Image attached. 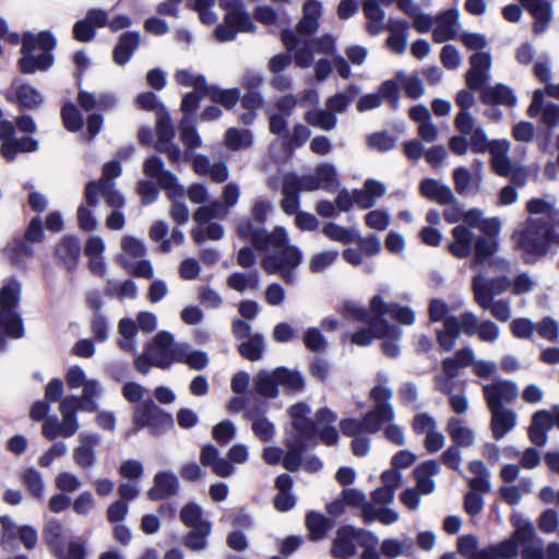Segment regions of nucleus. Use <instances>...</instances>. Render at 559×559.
I'll return each instance as SVG.
<instances>
[{"label": "nucleus", "mask_w": 559, "mask_h": 559, "mask_svg": "<svg viewBox=\"0 0 559 559\" xmlns=\"http://www.w3.org/2000/svg\"><path fill=\"white\" fill-rule=\"evenodd\" d=\"M555 426L551 409H540L533 414L528 428L530 440L537 447L547 442V432Z\"/></svg>", "instance_id": "bb28decb"}, {"label": "nucleus", "mask_w": 559, "mask_h": 559, "mask_svg": "<svg viewBox=\"0 0 559 559\" xmlns=\"http://www.w3.org/2000/svg\"><path fill=\"white\" fill-rule=\"evenodd\" d=\"M447 431L455 447L469 448L475 442V433L472 428L464 425L460 417L452 416L447 424Z\"/></svg>", "instance_id": "f704fd0d"}, {"label": "nucleus", "mask_w": 559, "mask_h": 559, "mask_svg": "<svg viewBox=\"0 0 559 559\" xmlns=\"http://www.w3.org/2000/svg\"><path fill=\"white\" fill-rule=\"evenodd\" d=\"M135 424L158 430L164 425H171V416L160 409L152 400L144 401L136 409Z\"/></svg>", "instance_id": "2eb2a0df"}, {"label": "nucleus", "mask_w": 559, "mask_h": 559, "mask_svg": "<svg viewBox=\"0 0 559 559\" xmlns=\"http://www.w3.org/2000/svg\"><path fill=\"white\" fill-rule=\"evenodd\" d=\"M157 141L155 150L166 154L170 162L179 163L181 159V151L173 142L175 131L171 124L169 112L165 107H158L156 116Z\"/></svg>", "instance_id": "f8f14e48"}, {"label": "nucleus", "mask_w": 559, "mask_h": 559, "mask_svg": "<svg viewBox=\"0 0 559 559\" xmlns=\"http://www.w3.org/2000/svg\"><path fill=\"white\" fill-rule=\"evenodd\" d=\"M386 28L390 32V36L386 39L388 47L394 53H403L407 47L408 23L402 20L390 19Z\"/></svg>", "instance_id": "72a5a7b5"}, {"label": "nucleus", "mask_w": 559, "mask_h": 559, "mask_svg": "<svg viewBox=\"0 0 559 559\" xmlns=\"http://www.w3.org/2000/svg\"><path fill=\"white\" fill-rule=\"evenodd\" d=\"M526 209L531 214H543L546 222L551 224L559 223V213L555 205L544 199H532L527 202Z\"/></svg>", "instance_id": "680f3d73"}, {"label": "nucleus", "mask_w": 559, "mask_h": 559, "mask_svg": "<svg viewBox=\"0 0 559 559\" xmlns=\"http://www.w3.org/2000/svg\"><path fill=\"white\" fill-rule=\"evenodd\" d=\"M479 299V304L477 305L485 310H490V313L492 314L493 318L501 322H507L510 320L511 307L508 300H487L483 296H480Z\"/></svg>", "instance_id": "0e129e2a"}, {"label": "nucleus", "mask_w": 559, "mask_h": 559, "mask_svg": "<svg viewBox=\"0 0 559 559\" xmlns=\"http://www.w3.org/2000/svg\"><path fill=\"white\" fill-rule=\"evenodd\" d=\"M321 14V4L317 0H308L304 4V16L297 25V37L311 35L319 27V17Z\"/></svg>", "instance_id": "c9c22d12"}, {"label": "nucleus", "mask_w": 559, "mask_h": 559, "mask_svg": "<svg viewBox=\"0 0 559 559\" xmlns=\"http://www.w3.org/2000/svg\"><path fill=\"white\" fill-rule=\"evenodd\" d=\"M264 341L261 334H252L247 341L239 345L240 355L251 361L262 358Z\"/></svg>", "instance_id": "e2e57ef3"}, {"label": "nucleus", "mask_w": 559, "mask_h": 559, "mask_svg": "<svg viewBox=\"0 0 559 559\" xmlns=\"http://www.w3.org/2000/svg\"><path fill=\"white\" fill-rule=\"evenodd\" d=\"M471 66L466 73V83L469 88L478 90L488 79L491 56L488 52H476L471 57Z\"/></svg>", "instance_id": "393cba45"}, {"label": "nucleus", "mask_w": 559, "mask_h": 559, "mask_svg": "<svg viewBox=\"0 0 559 559\" xmlns=\"http://www.w3.org/2000/svg\"><path fill=\"white\" fill-rule=\"evenodd\" d=\"M253 383L257 393L266 399L278 395V385L294 392L300 391L304 386L300 374L286 368H276L271 372L260 371L254 376Z\"/></svg>", "instance_id": "9d476101"}, {"label": "nucleus", "mask_w": 559, "mask_h": 559, "mask_svg": "<svg viewBox=\"0 0 559 559\" xmlns=\"http://www.w3.org/2000/svg\"><path fill=\"white\" fill-rule=\"evenodd\" d=\"M37 141L32 138L13 139L1 145V154L7 160H13L19 152H34L37 150Z\"/></svg>", "instance_id": "5fc2aeb1"}, {"label": "nucleus", "mask_w": 559, "mask_h": 559, "mask_svg": "<svg viewBox=\"0 0 559 559\" xmlns=\"http://www.w3.org/2000/svg\"><path fill=\"white\" fill-rule=\"evenodd\" d=\"M355 548V528L350 526L340 528L332 548L333 556L337 559H348L354 555Z\"/></svg>", "instance_id": "a19ab883"}, {"label": "nucleus", "mask_w": 559, "mask_h": 559, "mask_svg": "<svg viewBox=\"0 0 559 559\" xmlns=\"http://www.w3.org/2000/svg\"><path fill=\"white\" fill-rule=\"evenodd\" d=\"M80 411V404L74 395L66 396L60 401L59 412L62 416L59 433L61 437L69 438L79 429L76 413Z\"/></svg>", "instance_id": "cd10ccee"}, {"label": "nucleus", "mask_w": 559, "mask_h": 559, "mask_svg": "<svg viewBox=\"0 0 559 559\" xmlns=\"http://www.w3.org/2000/svg\"><path fill=\"white\" fill-rule=\"evenodd\" d=\"M400 520V514L390 508L366 506L365 508V519L366 523H372L374 521H379L384 525L394 524Z\"/></svg>", "instance_id": "6e6d98bb"}, {"label": "nucleus", "mask_w": 559, "mask_h": 559, "mask_svg": "<svg viewBox=\"0 0 559 559\" xmlns=\"http://www.w3.org/2000/svg\"><path fill=\"white\" fill-rule=\"evenodd\" d=\"M140 45V34L136 32H128L119 37L114 49L112 56L117 64L123 66L131 59L134 50Z\"/></svg>", "instance_id": "4c0bfd02"}, {"label": "nucleus", "mask_w": 559, "mask_h": 559, "mask_svg": "<svg viewBox=\"0 0 559 559\" xmlns=\"http://www.w3.org/2000/svg\"><path fill=\"white\" fill-rule=\"evenodd\" d=\"M322 234L332 241L340 243H352L356 241L354 230L335 223H328L322 227Z\"/></svg>", "instance_id": "338daca9"}, {"label": "nucleus", "mask_w": 559, "mask_h": 559, "mask_svg": "<svg viewBox=\"0 0 559 559\" xmlns=\"http://www.w3.org/2000/svg\"><path fill=\"white\" fill-rule=\"evenodd\" d=\"M15 94L21 107L27 109L37 108L43 100L39 92L28 84L17 86Z\"/></svg>", "instance_id": "774afa93"}, {"label": "nucleus", "mask_w": 559, "mask_h": 559, "mask_svg": "<svg viewBox=\"0 0 559 559\" xmlns=\"http://www.w3.org/2000/svg\"><path fill=\"white\" fill-rule=\"evenodd\" d=\"M483 394L488 409L504 408L503 403H513L519 396L518 385L510 380H495L483 385Z\"/></svg>", "instance_id": "4468645a"}, {"label": "nucleus", "mask_w": 559, "mask_h": 559, "mask_svg": "<svg viewBox=\"0 0 559 559\" xmlns=\"http://www.w3.org/2000/svg\"><path fill=\"white\" fill-rule=\"evenodd\" d=\"M455 191L463 197H473L479 193L483 176L474 174L467 167L460 166L453 170Z\"/></svg>", "instance_id": "a878e982"}, {"label": "nucleus", "mask_w": 559, "mask_h": 559, "mask_svg": "<svg viewBox=\"0 0 559 559\" xmlns=\"http://www.w3.org/2000/svg\"><path fill=\"white\" fill-rule=\"evenodd\" d=\"M510 142L496 140L489 151L492 170L500 177H509L513 163L508 157Z\"/></svg>", "instance_id": "473e14b6"}, {"label": "nucleus", "mask_w": 559, "mask_h": 559, "mask_svg": "<svg viewBox=\"0 0 559 559\" xmlns=\"http://www.w3.org/2000/svg\"><path fill=\"white\" fill-rule=\"evenodd\" d=\"M385 192L386 187L383 182L368 179L360 189L353 191V198L357 206L366 210L374 206L378 199L383 197Z\"/></svg>", "instance_id": "c85d7f7f"}, {"label": "nucleus", "mask_w": 559, "mask_h": 559, "mask_svg": "<svg viewBox=\"0 0 559 559\" xmlns=\"http://www.w3.org/2000/svg\"><path fill=\"white\" fill-rule=\"evenodd\" d=\"M225 144L233 151L248 148L252 145V133L246 129L229 128L225 134Z\"/></svg>", "instance_id": "bf43d9fd"}, {"label": "nucleus", "mask_w": 559, "mask_h": 559, "mask_svg": "<svg viewBox=\"0 0 559 559\" xmlns=\"http://www.w3.org/2000/svg\"><path fill=\"white\" fill-rule=\"evenodd\" d=\"M118 332L120 334L118 340L119 347L124 352H134V337L138 332L136 323L131 319H121L118 324Z\"/></svg>", "instance_id": "4d7b16f0"}, {"label": "nucleus", "mask_w": 559, "mask_h": 559, "mask_svg": "<svg viewBox=\"0 0 559 559\" xmlns=\"http://www.w3.org/2000/svg\"><path fill=\"white\" fill-rule=\"evenodd\" d=\"M288 412L293 420V438H297L301 445L316 442L317 426L309 418L311 408L305 403H297Z\"/></svg>", "instance_id": "ddd939ff"}, {"label": "nucleus", "mask_w": 559, "mask_h": 559, "mask_svg": "<svg viewBox=\"0 0 559 559\" xmlns=\"http://www.w3.org/2000/svg\"><path fill=\"white\" fill-rule=\"evenodd\" d=\"M55 46L56 40L48 32H41L37 35L26 33L23 36L22 57L19 60L21 72L32 74L50 68L53 62L51 51Z\"/></svg>", "instance_id": "20e7f679"}, {"label": "nucleus", "mask_w": 559, "mask_h": 559, "mask_svg": "<svg viewBox=\"0 0 559 559\" xmlns=\"http://www.w3.org/2000/svg\"><path fill=\"white\" fill-rule=\"evenodd\" d=\"M483 99L488 104H498L509 107H513L518 100L513 91L503 84L487 88L483 94Z\"/></svg>", "instance_id": "09e8293b"}, {"label": "nucleus", "mask_w": 559, "mask_h": 559, "mask_svg": "<svg viewBox=\"0 0 559 559\" xmlns=\"http://www.w3.org/2000/svg\"><path fill=\"white\" fill-rule=\"evenodd\" d=\"M358 93V87L350 85L345 91L329 97L325 102V105L332 112L343 114L347 110L348 106L352 104Z\"/></svg>", "instance_id": "864d4df0"}, {"label": "nucleus", "mask_w": 559, "mask_h": 559, "mask_svg": "<svg viewBox=\"0 0 559 559\" xmlns=\"http://www.w3.org/2000/svg\"><path fill=\"white\" fill-rule=\"evenodd\" d=\"M180 519L191 530L201 528L203 525H211L204 519L202 509L195 503L185 506L180 512Z\"/></svg>", "instance_id": "69168bd1"}, {"label": "nucleus", "mask_w": 559, "mask_h": 559, "mask_svg": "<svg viewBox=\"0 0 559 559\" xmlns=\"http://www.w3.org/2000/svg\"><path fill=\"white\" fill-rule=\"evenodd\" d=\"M372 312L379 317L390 316L402 324L412 325L416 321V313L409 307H403L397 304H386L379 295L370 301Z\"/></svg>", "instance_id": "f3484780"}, {"label": "nucleus", "mask_w": 559, "mask_h": 559, "mask_svg": "<svg viewBox=\"0 0 559 559\" xmlns=\"http://www.w3.org/2000/svg\"><path fill=\"white\" fill-rule=\"evenodd\" d=\"M98 193L106 199L108 205L116 210H119L124 203L123 197L115 190L114 182L96 185V182L92 181L85 189V199L88 206H95L97 204Z\"/></svg>", "instance_id": "b1692460"}, {"label": "nucleus", "mask_w": 559, "mask_h": 559, "mask_svg": "<svg viewBox=\"0 0 559 559\" xmlns=\"http://www.w3.org/2000/svg\"><path fill=\"white\" fill-rule=\"evenodd\" d=\"M143 171L145 176L155 179L160 188L167 190V193L174 194L179 191L177 177L164 168L163 160L157 156H152L144 162Z\"/></svg>", "instance_id": "a211bd4d"}, {"label": "nucleus", "mask_w": 559, "mask_h": 559, "mask_svg": "<svg viewBox=\"0 0 559 559\" xmlns=\"http://www.w3.org/2000/svg\"><path fill=\"white\" fill-rule=\"evenodd\" d=\"M498 250L496 239H489L484 236H477L474 245V259L472 266L476 267L486 263Z\"/></svg>", "instance_id": "8fccbe9b"}, {"label": "nucleus", "mask_w": 559, "mask_h": 559, "mask_svg": "<svg viewBox=\"0 0 559 559\" xmlns=\"http://www.w3.org/2000/svg\"><path fill=\"white\" fill-rule=\"evenodd\" d=\"M66 381L70 389H83L82 394L75 396L81 412L94 413L97 411V399L102 394V386L96 379L87 378L81 367L73 366L68 370Z\"/></svg>", "instance_id": "9b49d317"}, {"label": "nucleus", "mask_w": 559, "mask_h": 559, "mask_svg": "<svg viewBox=\"0 0 559 559\" xmlns=\"http://www.w3.org/2000/svg\"><path fill=\"white\" fill-rule=\"evenodd\" d=\"M178 481L174 474L163 472L154 477V486L147 492L151 500H162L177 492Z\"/></svg>", "instance_id": "e433bc0d"}, {"label": "nucleus", "mask_w": 559, "mask_h": 559, "mask_svg": "<svg viewBox=\"0 0 559 559\" xmlns=\"http://www.w3.org/2000/svg\"><path fill=\"white\" fill-rule=\"evenodd\" d=\"M226 11L224 22L216 26L214 36L221 43L231 41L237 33H253L255 25L250 15L242 9L239 0H219Z\"/></svg>", "instance_id": "1a4fd4ad"}, {"label": "nucleus", "mask_w": 559, "mask_h": 559, "mask_svg": "<svg viewBox=\"0 0 559 559\" xmlns=\"http://www.w3.org/2000/svg\"><path fill=\"white\" fill-rule=\"evenodd\" d=\"M520 2L534 17V33L537 35L545 33L554 19L552 3L549 0H520Z\"/></svg>", "instance_id": "dca6fc26"}, {"label": "nucleus", "mask_w": 559, "mask_h": 559, "mask_svg": "<svg viewBox=\"0 0 559 559\" xmlns=\"http://www.w3.org/2000/svg\"><path fill=\"white\" fill-rule=\"evenodd\" d=\"M178 362L185 364L193 370H203L209 365L207 354L203 350L193 349L187 343H180L177 348Z\"/></svg>", "instance_id": "37998d69"}, {"label": "nucleus", "mask_w": 559, "mask_h": 559, "mask_svg": "<svg viewBox=\"0 0 559 559\" xmlns=\"http://www.w3.org/2000/svg\"><path fill=\"white\" fill-rule=\"evenodd\" d=\"M420 191L427 199L440 204H452L455 201V195L451 188L433 179L423 180Z\"/></svg>", "instance_id": "58836bf2"}, {"label": "nucleus", "mask_w": 559, "mask_h": 559, "mask_svg": "<svg viewBox=\"0 0 559 559\" xmlns=\"http://www.w3.org/2000/svg\"><path fill=\"white\" fill-rule=\"evenodd\" d=\"M305 120L319 129L330 131L336 127L337 119L334 112L326 109H312L305 114Z\"/></svg>", "instance_id": "603ef678"}, {"label": "nucleus", "mask_w": 559, "mask_h": 559, "mask_svg": "<svg viewBox=\"0 0 559 559\" xmlns=\"http://www.w3.org/2000/svg\"><path fill=\"white\" fill-rule=\"evenodd\" d=\"M227 285L239 293L254 290L259 286V275L257 271L235 272L227 278Z\"/></svg>", "instance_id": "3c124183"}, {"label": "nucleus", "mask_w": 559, "mask_h": 559, "mask_svg": "<svg viewBox=\"0 0 559 559\" xmlns=\"http://www.w3.org/2000/svg\"><path fill=\"white\" fill-rule=\"evenodd\" d=\"M180 343L174 342V335L167 331L157 333L148 344L144 354L134 360L135 369L145 374L150 367L169 369L174 362H178L177 348Z\"/></svg>", "instance_id": "39448f33"}, {"label": "nucleus", "mask_w": 559, "mask_h": 559, "mask_svg": "<svg viewBox=\"0 0 559 559\" xmlns=\"http://www.w3.org/2000/svg\"><path fill=\"white\" fill-rule=\"evenodd\" d=\"M282 40L288 51H294V61L300 68H309L314 53H331L334 49V39L330 35L311 39L310 35L297 37L295 32L285 29Z\"/></svg>", "instance_id": "0eeeda50"}, {"label": "nucleus", "mask_w": 559, "mask_h": 559, "mask_svg": "<svg viewBox=\"0 0 559 559\" xmlns=\"http://www.w3.org/2000/svg\"><path fill=\"white\" fill-rule=\"evenodd\" d=\"M100 438L97 433H82L80 436V445L73 452V460L81 468H88L94 465L95 447L99 443Z\"/></svg>", "instance_id": "7c9ffc66"}, {"label": "nucleus", "mask_w": 559, "mask_h": 559, "mask_svg": "<svg viewBox=\"0 0 559 559\" xmlns=\"http://www.w3.org/2000/svg\"><path fill=\"white\" fill-rule=\"evenodd\" d=\"M246 417L251 421V429L253 435L262 442H267L275 436L274 424L266 418L264 415L252 413L251 411L246 412Z\"/></svg>", "instance_id": "49530a36"}, {"label": "nucleus", "mask_w": 559, "mask_h": 559, "mask_svg": "<svg viewBox=\"0 0 559 559\" xmlns=\"http://www.w3.org/2000/svg\"><path fill=\"white\" fill-rule=\"evenodd\" d=\"M510 286V280L504 276L487 280L484 275H476L472 282V287L477 304H479L480 296L487 300H492L493 296L502 294L503 292L508 290Z\"/></svg>", "instance_id": "412c9836"}, {"label": "nucleus", "mask_w": 559, "mask_h": 559, "mask_svg": "<svg viewBox=\"0 0 559 559\" xmlns=\"http://www.w3.org/2000/svg\"><path fill=\"white\" fill-rule=\"evenodd\" d=\"M513 239L526 255L543 257L551 245V223L544 218H528L514 231Z\"/></svg>", "instance_id": "423d86ee"}, {"label": "nucleus", "mask_w": 559, "mask_h": 559, "mask_svg": "<svg viewBox=\"0 0 559 559\" xmlns=\"http://www.w3.org/2000/svg\"><path fill=\"white\" fill-rule=\"evenodd\" d=\"M271 209L266 200H257L253 205L254 222L242 219L237 224V233L242 239H250L255 249L269 252L261 261V266L269 274H281L287 282L295 281L294 269L302 259L300 250L288 246V237L284 228L276 227L272 233L255 226L262 224Z\"/></svg>", "instance_id": "f257e3e1"}, {"label": "nucleus", "mask_w": 559, "mask_h": 559, "mask_svg": "<svg viewBox=\"0 0 559 559\" xmlns=\"http://www.w3.org/2000/svg\"><path fill=\"white\" fill-rule=\"evenodd\" d=\"M121 253L117 261L124 267H131L132 262L141 259L146 253V247L142 239L131 235H124L120 241Z\"/></svg>", "instance_id": "2f4dec72"}, {"label": "nucleus", "mask_w": 559, "mask_h": 559, "mask_svg": "<svg viewBox=\"0 0 559 559\" xmlns=\"http://www.w3.org/2000/svg\"><path fill=\"white\" fill-rule=\"evenodd\" d=\"M512 523L514 526V532L510 536L515 544L520 546H525L530 543H535L537 539L535 538V527L532 522L526 519H523L519 514L512 515Z\"/></svg>", "instance_id": "c03bdc74"}, {"label": "nucleus", "mask_w": 559, "mask_h": 559, "mask_svg": "<svg viewBox=\"0 0 559 559\" xmlns=\"http://www.w3.org/2000/svg\"><path fill=\"white\" fill-rule=\"evenodd\" d=\"M228 207L224 203L213 201L207 205L200 206L195 211L193 219L199 225H203L209 223L211 219H225L228 216Z\"/></svg>", "instance_id": "de8ad7c7"}, {"label": "nucleus", "mask_w": 559, "mask_h": 559, "mask_svg": "<svg viewBox=\"0 0 559 559\" xmlns=\"http://www.w3.org/2000/svg\"><path fill=\"white\" fill-rule=\"evenodd\" d=\"M21 285L14 280L8 281L0 289V336L19 338L23 335V326L15 308L20 301ZM5 342L0 338V350Z\"/></svg>", "instance_id": "6e6552de"}, {"label": "nucleus", "mask_w": 559, "mask_h": 559, "mask_svg": "<svg viewBox=\"0 0 559 559\" xmlns=\"http://www.w3.org/2000/svg\"><path fill=\"white\" fill-rule=\"evenodd\" d=\"M439 473V465L436 461H426L414 469L417 481V489L421 495H429L435 490L432 477Z\"/></svg>", "instance_id": "ea45409f"}, {"label": "nucleus", "mask_w": 559, "mask_h": 559, "mask_svg": "<svg viewBox=\"0 0 559 559\" xmlns=\"http://www.w3.org/2000/svg\"><path fill=\"white\" fill-rule=\"evenodd\" d=\"M475 234L465 225H456L451 230V241L448 251L457 259H466L474 249Z\"/></svg>", "instance_id": "aec40b11"}, {"label": "nucleus", "mask_w": 559, "mask_h": 559, "mask_svg": "<svg viewBox=\"0 0 559 559\" xmlns=\"http://www.w3.org/2000/svg\"><path fill=\"white\" fill-rule=\"evenodd\" d=\"M175 80L182 86L192 87L197 92H202L203 95H206L210 86L202 74H197L190 70L177 71L175 74Z\"/></svg>", "instance_id": "052dcab7"}, {"label": "nucleus", "mask_w": 559, "mask_h": 559, "mask_svg": "<svg viewBox=\"0 0 559 559\" xmlns=\"http://www.w3.org/2000/svg\"><path fill=\"white\" fill-rule=\"evenodd\" d=\"M490 430L495 440L503 439L518 425V414L511 408H491L489 409Z\"/></svg>", "instance_id": "5701e85b"}, {"label": "nucleus", "mask_w": 559, "mask_h": 559, "mask_svg": "<svg viewBox=\"0 0 559 559\" xmlns=\"http://www.w3.org/2000/svg\"><path fill=\"white\" fill-rule=\"evenodd\" d=\"M200 461L203 466L211 467L218 477H229L235 472L234 466L226 459L219 457L218 450L212 444H206L201 449Z\"/></svg>", "instance_id": "c756f323"}, {"label": "nucleus", "mask_w": 559, "mask_h": 559, "mask_svg": "<svg viewBox=\"0 0 559 559\" xmlns=\"http://www.w3.org/2000/svg\"><path fill=\"white\" fill-rule=\"evenodd\" d=\"M460 12L456 8L449 9L435 17L433 40L445 43L457 34Z\"/></svg>", "instance_id": "4be33fe9"}, {"label": "nucleus", "mask_w": 559, "mask_h": 559, "mask_svg": "<svg viewBox=\"0 0 559 559\" xmlns=\"http://www.w3.org/2000/svg\"><path fill=\"white\" fill-rule=\"evenodd\" d=\"M461 333L467 336L477 335L481 342L492 344L500 336V328L490 320L480 322L474 312L465 311L459 317L447 318L444 329L437 333L440 347L447 352L451 350Z\"/></svg>", "instance_id": "7ed1b4c3"}, {"label": "nucleus", "mask_w": 559, "mask_h": 559, "mask_svg": "<svg viewBox=\"0 0 559 559\" xmlns=\"http://www.w3.org/2000/svg\"><path fill=\"white\" fill-rule=\"evenodd\" d=\"M81 247L76 238L67 236L56 246V255L68 270H72L80 257Z\"/></svg>", "instance_id": "79ce46f5"}, {"label": "nucleus", "mask_w": 559, "mask_h": 559, "mask_svg": "<svg viewBox=\"0 0 559 559\" xmlns=\"http://www.w3.org/2000/svg\"><path fill=\"white\" fill-rule=\"evenodd\" d=\"M294 182L295 181L286 180L285 178L283 179V198L281 200V207L286 214L289 215H296L299 207V191L294 187Z\"/></svg>", "instance_id": "13d9d810"}, {"label": "nucleus", "mask_w": 559, "mask_h": 559, "mask_svg": "<svg viewBox=\"0 0 559 559\" xmlns=\"http://www.w3.org/2000/svg\"><path fill=\"white\" fill-rule=\"evenodd\" d=\"M372 329L376 337L382 340L381 346L384 354L392 358L397 357L401 349L396 342L402 336V330L382 319L372 322Z\"/></svg>", "instance_id": "6ab92c4d"}, {"label": "nucleus", "mask_w": 559, "mask_h": 559, "mask_svg": "<svg viewBox=\"0 0 559 559\" xmlns=\"http://www.w3.org/2000/svg\"><path fill=\"white\" fill-rule=\"evenodd\" d=\"M377 384L370 390V400L374 403L373 407L359 419H345L341 421V429L344 435L356 438L362 433H376L385 423L394 419L395 412L391 400L393 390L386 385L389 377L385 372H378L376 377Z\"/></svg>", "instance_id": "f03ea898"}, {"label": "nucleus", "mask_w": 559, "mask_h": 559, "mask_svg": "<svg viewBox=\"0 0 559 559\" xmlns=\"http://www.w3.org/2000/svg\"><path fill=\"white\" fill-rule=\"evenodd\" d=\"M364 12L367 19V31L371 35L380 34L386 25L384 23L385 13L380 8L379 3L373 0H368L364 4Z\"/></svg>", "instance_id": "a18cd8bd"}]
</instances>
